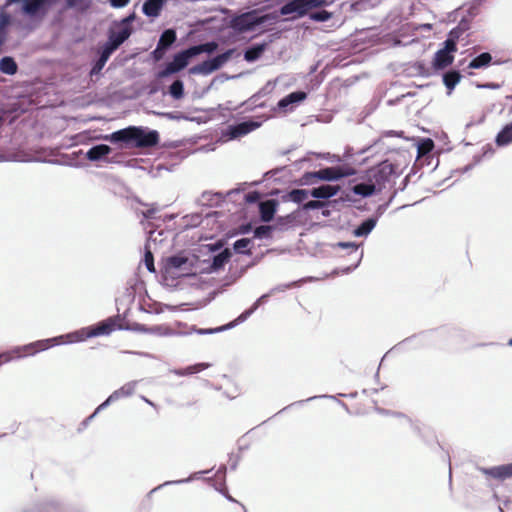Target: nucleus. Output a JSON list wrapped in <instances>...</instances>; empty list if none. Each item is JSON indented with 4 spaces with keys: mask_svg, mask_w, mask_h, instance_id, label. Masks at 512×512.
<instances>
[{
    "mask_svg": "<svg viewBox=\"0 0 512 512\" xmlns=\"http://www.w3.org/2000/svg\"><path fill=\"white\" fill-rule=\"evenodd\" d=\"M121 316L116 315L113 317H108L103 321H100L94 325L83 327L79 330L59 335L56 337L38 340L26 345H23L24 350L28 352L30 355H35L38 352L45 351L51 347L62 345V344H72L77 342L85 341L86 339L110 335L116 329L118 330H128V327H124L118 324ZM21 348H18L16 352H19Z\"/></svg>",
    "mask_w": 512,
    "mask_h": 512,
    "instance_id": "1",
    "label": "nucleus"
},
{
    "mask_svg": "<svg viewBox=\"0 0 512 512\" xmlns=\"http://www.w3.org/2000/svg\"><path fill=\"white\" fill-rule=\"evenodd\" d=\"M105 141L123 144L132 148H152L158 145L160 137L156 130L142 126H128L103 136Z\"/></svg>",
    "mask_w": 512,
    "mask_h": 512,
    "instance_id": "2",
    "label": "nucleus"
},
{
    "mask_svg": "<svg viewBox=\"0 0 512 512\" xmlns=\"http://www.w3.org/2000/svg\"><path fill=\"white\" fill-rule=\"evenodd\" d=\"M271 18L270 14H260L257 10H251L231 17L228 27L235 33L242 34L254 31L257 27L271 20Z\"/></svg>",
    "mask_w": 512,
    "mask_h": 512,
    "instance_id": "3",
    "label": "nucleus"
},
{
    "mask_svg": "<svg viewBox=\"0 0 512 512\" xmlns=\"http://www.w3.org/2000/svg\"><path fill=\"white\" fill-rule=\"evenodd\" d=\"M335 0H287L279 8L282 16L292 15L291 19L296 20L307 16L308 12L334 3Z\"/></svg>",
    "mask_w": 512,
    "mask_h": 512,
    "instance_id": "4",
    "label": "nucleus"
},
{
    "mask_svg": "<svg viewBox=\"0 0 512 512\" xmlns=\"http://www.w3.org/2000/svg\"><path fill=\"white\" fill-rule=\"evenodd\" d=\"M366 171L378 192L385 188L386 183L390 181L392 176L397 177L401 173V171H398V166L387 159Z\"/></svg>",
    "mask_w": 512,
    "mask_h": 512,
    "instance_id": "5",
    "label": "nucleus"
},
{
    "mask_svg": "<svg viewBox=\"0 0 512 512\" xmlns=\"http://www.w3.org/2000/svg\"><path fill=\"white\" fill-rule=\"evenodd\" d=\"M236 53V48H230L224 51L221 54H218L216 56L210 57L203 61L202 63H199L197 65L192 66L189 69V73L196 75V74H202V75H209L213 73L214 71L220 69L226 62H228L231 57Z\"/></svg>",
    "mask_w": 512,
    "mask_h": 512,
    "instance_id": "6",
    "label": "nucleus"
},
{
    "mask_svg": "<svg viewBox=\"0 0 512 512\" xmlns=\"http://www.w3.org/2000/svg\"><path fill=\"white\" fill-rule=\"evenodd\" d=\"M192 58L193 56L189 51V47L175 53L172 60L167 62L165 66L156 73V78L164 79L179 73L189 65Z\"/></svg>",
    "mask_w": 512,
    "mask_h": 512,
    "instance_id": "7",
    "label": "nucleus"
},
{
    "mask_svg": "<svg viewBox=\"0 0 512 512\" xmlns=\"http://www.w3.org/2000/svg\"><path fill=\"white\" fill-rule=\"evenodd\" d=\"M318 181L336 182L356 174V169L349 164L324 167L315 171Z\"/></svg>",
    "mask_w": 512,
    "mask_h": 512,
    "instance_id": "8",
    "label": "nucleus"
},
{
    "mask_svg": "<svg viewBox=\"0 0 512 512\" xmlns=\"http://www.w3.org/2000/svg\"><path fill=\"white\" fill-rule=\"evenodd\" d=\"M349 191L363 198L370 197L378 192L367 171L349 181Z\"/></svg>",
    "mask_w": 512,
    "mask_h": 512,
    "instance_id": "9",
    "label": "nucleus"
},
{
    "mask_svg": "<svg viewBox=\"0 0 512 512\" xmlns=\"http://www.w3.org/2000/svg\"><path fill=\"white\" fill-rule=\"evenodd\" d=\"M55 4V0H26L21 11L30 18H42Z\"/></svg>",
    "mask_w": 512,
    "mask_h": 512,
    "instance_id": "10",
    "label": "nucleus"
},
{
    "mask_svg": "<svg viewBox=\"0 0 512 512\" xmlns=\"http://www.w3.org/2000/svg\"><path fill=\"white\" fill-rule=\"evenodd\" d=\"M334 249L341 248L346 249L347 254L352 258L354 261L350 266H346L340 269V272L343 274H348L355 270L363 257V251H359V246L355 242H337L332 245Z\"/></svg>",
    "mask_w": 512,
    "mask_h": 512,
    "instance_id": "11",
    "label": "nucleus"
},
{
    "mask_svg": "<svg viewBox=\"0 0 512 512\" xmlns=\"http://www.w3.org/2000/svg\"><path fill=\"white\" fill-rule=\"evenodd\" d=\"M231 257V249L224 248L220 252L203 261L204 264H207V267L203 268V271L206 273L218 272L224 268V266L230 261Z\"/></svg>",
    "mask_w": 512,
    "mask_h": 512,
    "instance_id": "12",
    "label": "nucleus"
},
{
    "mask_svg": "<svg viewBox=\"0 0 512 512\" xmlns=\"http://www.w3.org/2000/svg\"><path fill=\"white\" fill-rule=\"evenodd\" d=\"M260 126L261 122L259 121L253 119L244 120L242 122L229 125L226 129L225 135L229 139L234 140L241 136L247 135L248 133L259 128Z\"/></svg>",
    "mask_w": 512,
    "mask_h": 512,
    "instance_id": "13",
    "label": "nucleus"
},
{
    "mask_svg": "<svg viewBox=\"0 0 512 512\" xmlns=\"http://www.w3.org/2000/svg\"><path fill=\"white\" fill-rule=\"evenodd\" d=\"M131 32L127 28H110L108 31L107 41L104 43L111 51L115 52L126 40L131 36Z\"/></svg>",
    "mask_w": 512,
    "mask_h": 512,
    "instance_id": "14",
    "label": "nucleus"
},
{
    "mask_svg": "<svg viewBox=\"0 0 512 512\" xmlns=\"http://www.w3.org/2000/svg\"><path fill=\"white\" fill-rule=\"evenodd\" d=\"M137 386V381H130L124 384L119 389L111 393L108 398L98 406V411L106 409L109 405L116 402L117 400L125 397H129L134 394Z\"/></svg>",
    "mask_w": 512,
    "mask_h": 512,
    "instance_id": "15",
    "label": "nucleus"
},
{
    "mask_svg": "<svg viewBox=\"0 0 512 512\" xmlns=\"http://www.w3.org/2000/svg\"><path fill=\"white\" fill-rule=\"evenodd\" d=\"M478 470L486 477L499 481H505L512 478V462L492 467H478Z\"/></svg>",
    "mask_w": 512,
    "mask_h": 512,
    "instance_id": "16",
    "label": "nucleus"
},
{
    "mask_svg": "<svg viewBox=\"0 0 512 512\" xmlns=\"http://www.w3.org/2000/svg\"><path fill=\"white\" fill-rule=\"evenodd\" d=\"M306 98L307 93L305 91H293L278 101L277 108L284 112L292 111L295 105L303 102Z\"/></svg>",
    "mask_w": 512,
    "mask_h": 512,
    "instance_id": "17",
    "label": "nucleus"
},
{
    "mask_svg": "<svg viewBox=\"0 0 512 512\" xmlns=\"http://www.w3.org/2000/svg\"><path fill=\"white\" fill-rule=\"evenodd\" d=\"M339 191L340 187L338 185L322 184L310 189V195L315 199L325 202L336 196Z\"/></svg>",
    "mask_w": 512,
    "mask_h": 512,
    "instance_id": "18",
    "label": "nucleus"
},
{
    "mask_svg": "<svg viewBox=\"0 0 512 512\" xmlns=\"http://www.w3.org/2000/svg\"><path fill=\"white\" fill-rule=\"evenodd\" d=\"M113 53V51H111L108 47H106L103 44L97 52V57L92 61V66L89 73L90 76L100 74V72L102 71L105 64L107 63V61Z\"/></svg>",
    "mask_w": 512,
    "mask_h": 512,
    "instance_id": "19",
    "label": "nucleus"
},
{
    "mask_svg": "<svg viewBox=\"0 0 512 512\" xmlns=\"http://www.w3.org/2000/svg\"><path fill=\"white\" fill-rule=\"evenodd\" d=\"M168 1L169 0H145L142 5V13L148 18H157L160 16Z\"/></svg>",
    "mask_w": 512,
    "mask_h": 512,
    "instance_id": "20",
    "label": "nucleus"
},
{
    "mask_svg": "<svg viewBox=\"0 0 512 512\" xmlns=\"http://www.w3.org/2000/svg\"><path fill=\"white\" fill-rule=\"evenodd\" d=\"M278 201L275 199H267L259 202V214L260 219L263 222H270L274 219V215L277 212Z\"/></svg>",
    "mask_w": 512,
    "mask_h": 512,
    "instance_id": "21",
    "label": "nucleus"
},
{
    "mask_svg": "<svg viewBox=\"0 0 512 512\" xmlns=\"http://www.w3.org/2000/svg\"><path fill=\"white\" fill-rule=\"evenodd\" d=\"M269 42L263 41L261 43H253L248 46L243 53L244 60L253 63L261 58L263 53L266 51Z\"/></svg>",
    "mask_w": 512,
    "mask_h": 512,
    "instance_id": "22",
    "label": "nucleus"
},
{
    "mask_svg": "<svg viewBox=\"0 0 512 512\" xmlns=\"http://www.w3.org/2000/svg\"><path fill=\"white\" fill-rule=\"evenodd\" d=\"M381 145H382V139L379 138L372 145L364 147L357 152H355L353 147L347 146V147H345L343 156H341L342 161H346L347 162L346 164H349L350 166H352L351 164H353L354 162L351 160L354 155H356V154L363 155L371 150H375V149L379 148Z\"/></svg>",
    "mask_w": 512,
    "mask_h": 512,
    "instance_id": "23",
    "label": "nucleus"
},
{
    "mask_svg": "<svg viewBox=\"0 0 512 512\" xmlns=\"http://www.w3.org/2000/svg\"><path fill=\"white\" fill-rule=\"evenodd\" d=\"M454 61V55L439 49L435 54L432 61V68L434 70H443L450 66Z\"/></svg>",
    "mask_w": 512,
    "mask_h": 512,
    "instance_id": "24",
    "label": "nucleus"
},
{
    "mask_svg": "<svg viewBox=\"0 0 512 512\" xmlns=\"http://www.w3.org/2000/svg\"><path fill=\"white\" fill-rule=\"evenodd\" d=\"M112 149L107 144H97L92 146L87 152H86V158L89 161L96 162L104 159L106 156H108L111 153Z\"/></svg>",
    "mask_w": 512,
    "mask_h": 512,
    "instance_id": "25",
    "label": "nucleus"
},
{
    "mask_svg": "<svg viewBox=\"0 0 512 512\" xmlns=\"http://www.w3.org/2000/svg\"><path fill=\"white\" fill-rule=\"evenodd\" d=\"M218 47L219 44L216 41L212 40L201 44L189 46V51L191 52L194 58L202 53L211 55L218 50Z\"/></svg>",
    "mask_w": 512,
    "mask_h": 512,
    "instance_id": "26",
    "label": "nucleus"
},
{
    "mask_svg": "<svg viewBox=\"0 0 512 512\" xmlns=\"http://www.w3.org/2000/svg\"><path fill=\"white\" fill-rule=\"evenodd\" d=\"M376 225L377 217H368L355 227L353 234L356 237H367Z\"/></svg>",
    "mask_w": 512,
    "mask_h": 512,
    "instance_id": "27",
    "label": "nucleus"
},
{
    "mask_svg": "<svg viewBox=\"0 0 512 512\" xmlns=\"http://www.w3.org/2000/svg\"><path fill=\"white\" fill-rule=\"evenodd\" d=\"M462 76L458 70L450 69L443 73L442 80L447 88V94L450 95L456 85L460 82Z\"/></svg>",
    "mask_w": 512,
    "mask_h": 512,
    "instance_id": "28",
    "label": "nucleus"
},
{
    "mask_svg": "<svg viewBox=\"0 0 512 512\" xmlns=\"http://www.w3.org/2000/svg\"><path fill=\"white\" fill-rule=\"evenodd\" d=\"M323 398L337 401V403L342 407V409H344L346 412L350 413V409H349L348 405L345 402H343L341 400H338L335 395H327V394L316 395V396L309 397V398H307L305 400L295 401L292 404L284 407L279 413L289 409L292 406H301V405H303L306 402H310V401H313L315 399H323Z\"/></svg>",
    "mask_w": 512,
    "mask_h": 512,
    "instance_id": "29",
    "label": "nucleus"
},
{
    "mask_svg": "<svg viewBox=\"0 0 512 512\" xmlns=\"http://www.w3.org/2000/svg\"><path fill=\"white\" fill-rule=\"evenodd\" d=\"M177 40L176 30L173 28L165 29L158 40V45L164 50H170Z\"/></svg>",
    "mask_w": 512,
    "mask_h": 512,
    "instance_id": "30",
    "label": "nucleus"
},
{
    "mask_svg": "<svg viewBox=\"0 0 512 512\" xmlns=\"http://www.w3.org/2000/svg\"><path fill=\"white\" fill-rule=\"evenodd\" d=\"M495 143L498 147H505L512 143V121L503 126L495 137Z\"/></svg>",
    "mask_w": 512,
    "mask_h": 512,
    "instance_id": "31",
    "label": "nucleus"
},
{
    "mask_svg": "<svg viewBox=\"0 0 512 512\" xmlns=\"http://www.w3.org/2000/svg\"><path fill=\"white\" fill-rule=\"evenodd\" d=\"M310 195L307 189H292L282 196L283 201H291L297 204L303 203Z\"/></svg>",
    "mask_w": 512,
    "mask_h": 512,
    "instance_id": "32",
    "label": "nucleus"
},
{
    "mask_svg": "<svg viewBox=\"0 0 512 512\" xmlns=\"http://www.w3.org/2000/svg\"><path fill=\"white\" fill-rule=\"evenodd\" d=\"M492 62V56L489 52H482L473 59L468 64V68L471 69H481L488 67Z\"/></svg>",
    "mask_w": 512,
    "mask_h": 512,
    "instance_id": "33",
    "label": "nucleus"
},
{
    "mask_svg": "<svg viewBox=\"0 0 512 512\" xmlns=\"http://www.w3.org/2000/svg\"><path fill=\"white\" fill-rule=\"evenodd\" d=\"M18 71V65L15 59L11 56H4L0 59V72L12 76Z\"/></svg>",
    "mask_w": 512,
    "mask_h": 512,
    "instance_id": "34",
    "label": "nucleus"
},
{
    "mask_svg": "<svg viewBox=\"0 0 512 512\" xmlns=\"http://www.w3.org/2000/svg\"><path fill=\"white\" fill-rule=\"evenodd\" d=\"M486 0H472L462 5L460 8L464 13H466L470 18H475L480 13V8Z\"/></svg>",
    "mask_w": 512,
    "mask_h": 512,
    "instance_id": "35",
    "label": "nucleus"
},
{
    "mask_svg": "<svg viewBox=\"0 0 512 512\" xmlns=\"http://www.w3.org/2000/svg\"><path fill=\"white\" fill-rule=\"evenodd\" d=\"M18 348H23V346H17L10 351L0 353V366L4 363L12 361L13 359H20L25 355H29L28 352L24 349H20L19 352H16Z\"/></svg>",
    "mask_w": 512,
    "mask_h": 512,
    "instance_id": "36",
    "label": "nucleus"
},
{
    "mask_svg": "<svg viewBox=\"0 0 512 512\" xmlns=\"http://www.w3.org/2000/svg\"><path fill=\"white\" fill-rule=\"evenodd\" d=\"M148 334H153L161 337L181 335L180 332L172 329L170 326L165 324L149 326Z\"/></svg>",
    "mask_w": 512,
    "mask_h": 512,
    "instance_id": "37",
    "label": "nucleus"
},
{
    "mask_svg": "<svg viewBox=\"0 0 512 512\" xmlns=\"http://www.w3.org/2000/svg\"><path fill=\"white\" fill-rule=\"evenodd\" d=\"M209 366H210L209 363H197L194 365H190L184 369L174 370V373L178 376H186V375L199 373V372L205 370L206 368H208Z\"/></svg>",
    "mask_w": 512,
    "mask_h": 512,
    "instance_id": "38",
    "label": "nucleus"
},
{
    "mask_svg": "<svg viewBox=\"0 0 512 512\" xmlns=\"http://www.w3.org/2000/svg\"><path fill=\"white\" fill-rule=\"evenodd\" d=\"M223 199V194L220 193V192H217V193H210V192H203L201 197L199 198L198 202L201 204V205H205V206H213L215 204L218 203V201L222 200Z\"/></svg>",
    "mask_w": 512,
    "mask_h": 512,
    "instance_id": "39",
    "label": "nucleus"
},
{
    "mask_svg": "<svg viewBox=\"0 0 512 512\" xmlns=\"http://www.w3.org/2000/svg\"><path fill=\"white\" fill-rule=\"evenodd\" d=\"M251 244V239L249 238H240L233 243V250L237 254H245L252 255V251L249 249Z\"/></svg>",
    "mask_w": 512,
    "mask_h": 512,
    "instance_id": "40",
    "label": "nucleus"
},
{
    "mask_svg": "<svg viewBox=\"0 0 512 512\" xmlns=\"http://www.w3.org/2000/svg\"><path fill=\"white\" fill-rule=\"evenodd\" d=\"M61 508V503L56 498L50 497L43 500L38 507L40 512H53L59 511Z\"/></svg>",
    "mask_w": 512,
    "mask_h": 512,
    "instance_id": "41",
    "label": "nucleus"
},
{
    "mask_svg": "<svg viewBox=\"0 0 512 512\" xmlns=\"http://www.w3.org/2000/svg\"><path fill=\"white\" fill-rule=\"evenodd\" d=\"M211 470H204V471H200V472H197L195 474H192L190 475L188 478H185V479H180V480H171V481H166L160 485H158L157 487L153 488L151 491H150V494L160 490L161 488L165 487V486H170V485H177V484H183V483H188L190 481H192L194 479L195 476L197 475H201V474H208Z\"/></svg>",
    "mask_w": 512,
    "mask_h": 512,
    "instance_id": "42",
    "label": "nucleus"
},
{
    "mask_svg": "<svg viewBox=\"0 0 512 512\" xmlns=\"http://www.w3.org/2000/svg\"><path fill=\"white\" fill-rule=\"evenodd\" d=\"M168 93L175 100L182 99L184 97L183 81L181 79H176L173 81V83L169 86Z\"/></svg>",
    "mask_w": 512,
    "mask_h": 512,
    "instance_id": "43",
    "label": "nucleus"
},
{
    "mask_svg": "<svg viewBox=\"0 0 512 512\" xmlns=\"http://www.w3.org/2000/svg\"><path fill=\"white\" fill-rule=\"evenodd\" d=\"M188 262V258L181 254L171 255L167 258L169 268L179 270Z\"/></svg>",
    "mask_w": 512,
    "mask_h": 512,
    "instance_id": "44",
    "label": "nucleus"
},
{
    "mask_svg": "<svg viewBox=\"0 0 512 512\" xmlns=\"http://www.w3.org/2000/svg\"><path fill=\"white\" fill-rule=\"evenodd\" d=\"M275 227L272 225H259L253 230L254 238L256 239H268L272 236Z\"/></svg>",
    "mask_w": 512,
    "mask_h": 512,
    "instance_id": "45",
    "label": "nucleus"
},
{
    "mask_svg": "<svg viewBox=\"0 0 512 512\" xmlns=\"http://www.w3.org/2000/svg\"><path fill=\"white\" fill-rule=\"evenodd\" d=\"M434 147L435 144L431 138H423L417 145L418 155H429L433 151Z\"/></svg>",
    "mask_w": 512,
    "mask_h": 512,
    "instance_id": "46",
    "label": "nucleus"
},
{
    "mask_svg": "<svg viewBox=\"0 0 512 512\" xmlns=\"http://www.w3.org/2000/svg\"><path fill=\"white\" fill-rule=\"evenodd\" d=\"M310 18V20L314 22H327L332 18V13L327 10H316V11H309L307 14Z\"/></svg>",
    "mask_w": 512,
    "mask_h": 512,
    "instance_id": "47",
    "label": "nucleus"
},
{
    "mask_svg": "<svg viewBox=\"0 0 512 512\" xmlns=\"http://www.w3.org/2000/svg\"><path fill=\"white\" fill-rule=\"evenodd\" d=\"M256 310V307L252 305L249 309L243 311L235 320L225 324L224 326H228V330L232 329L238 324L246 321Z\"/></svg>",
    "mask_w": 512,
    "mask_h": 512,
    "instance_id": "48",
    "label": "nucleus"
},
{
    "mask_svg": "<svg viewBox=\"0 0 512 512\" xmlns=\"http://www.w3.org/2000/svg\"><path fill=\"white\" fill-rule=\"evenodd\" d=\"M256 310V307L252 305L249 309L243 311L235 320L225 324L224 326H228V330L232 329L238 324L246 321Z\"/></svg>",
    "mask_w": 512,
    "mask_h": 512,
    "instance_id": "49",
    "label": "nucleus"
},
{
    "mask_svg": "<svg viewBox=\"0 0 512 512\" xmlns=\"http://www.w3.org/2000/svg\"><path fill=\"white\" fill-rule=\"evenodd\" d=\"M256 310V307L252 305L249 309L243 311L235 320L225 324L224 326H228V330L232 329L238 324L246 321Z\"/></svg>",
    "mask_w": 512,
    "mask_h": 512,
    "instance_id": "50",
    "label": "nucleus"
},
{
    "mask_svg": "<svg viewBox=\"0 0 512 512\" xmlns=\"http://www.w3.org/2000/svg\"><path fill=\"white\" fill-rule=\"evenodd\" d=\"M226 330H228V326H224V325L216 327V328H196L195 326H193L190 333L195 332L198 335H211V334L220 333V332H223ZM187 334H189V332Z\"/></svg>",
    "mask_w": 512,
    "mask_h": 512,
    "instance_id": "51",
    "label": "nucleus"
},
{
    "mask_svg": "<svg viewBox=\"0 0 512 512\" xmlns=\"http://www.w3.org/2000/svg\"><path fill=\"white\" fill-rule=\"evenodd\" d=\"M295 220V216L293 214H288L286 216H279L276 218V223L274 225L275 229L284 230Z\"/></svg>",
    "mask_w": 512,
    "mask_h": 512,
    "instance_id": "52",
    "label": "nucleus"
},
{
    "mask_svg": "<svg viewBox=\"0 0 512 512\" xmlns=\"http://www.w3.org/2000/svg\"><path fill=\"white\" fill-rule=\"evenodd\" d=\"M136 19V13L132 12L126 17L122 18L119 22H115V26L120 28H127L131 33H133L132 23Z\"/></svg>",
    "mask_w": 512,
    "mask_h": 512,
    "instance_id": "53",
    "label": "nucleus"
},
{
    "mask_svg": "<svg viewBox=\"0 0 512 512\" xmlns=\"http://www.w3.org/2000/svg\"><path fill=\"white\" fill-rule=\"evenodd\" d=\"M318 178L316 177V173L315 171H309V172H305L298 180V183L300 185H314L316 183H318Z\"/></svg>",
    "mask_w": 512,
    "mask_h": 512,
    "instance_id": "54",
    "label": "nucleus"
},
{
    "mask_svg": "<svg viewBox=\"0 0 512 512\" xmlns=\"http://www.w3.org/2000/svg\"><path fill=\"white\" fill-rule=\"evenodd\" d=\"M144 264L149 272L154 273L156 271L154 265V256L148 245L145 246Z\"/></svg>",
    "mask_w": 512,
    "mask_h": 512,
    "instance_id": "55",
    "label": "nucleus"
},
{
    "mask_svg": "<svg viewBox=\"0 0 512 512\" xmlns=\"http://www.w3.org/2000/svg\"><path fill=\"white\" fill-rule=\"evenodd\" d=\"M300 282H301V280L292 281L290 283H285V284H279V285H276L275 287L271 288L269 290V292H270L271 296H273L276 293H282V292H285L287 289L299 286Z\"/></svg>",
    "mask_w": 512,
    "mask_h": 512,
    "instance_id": "56",
    "label": "nucleus"
},
{
    "mask_svg": "<svg viewBox=\"0 0 512 512\" xmlns=\"http://www.w3.org/2000/svg\"><path fill=\"white\" fill-rule=\"evenodd\" d=\"M327 202H322L318 199L310 200L302 204V209L305 211L318 210L327 206Z\"/></svg>",
    "mask_w": 512,
    "mask_h": 512,
    "instance_id": "57",
    "label": "nucleus"
},
{
    "mask_svg": "<svg viewBox=\"0 0 512 512\" xmlns=\"http://www.w3.org/2000/svg\"><path fill=\"white\" fill-rule=\"evenodd\" d=\"M162 117L173 120V121H180V120H188L189 117H187L184 113L180 111H171V112H163L159 113Z\"/></svg>",
    "mask_w": 512,
    "mask_h": 512,
    "instance_id": "58",
    "label": "nucleus"
},
{
    "mask_svg": "<svg viewBox=\"0 0 512 512\" xmlns=\"http://www.w3.org/2000/svg\"><path fill=\"white\" fill-rule=\"evenodd\" d=\"M141 205H144V206H148V204H144L142 202H139ZM159 211V208L157 206V204L153 203V204H150L149 205V208L145 211L142 212V216L147 219V220H150V219H154L155 218V214Z\"/></svg>",
    "mask_w": 512,
    "mask_h": 512,
    "instance_id": "59",
    "label": "nucleus"
},
{
    "mask_svg": "<svg viewBox=\"0 0 512 512\" xmlns=\"http://www.w3.org/2000/svg\"><path fill=\"white\" fill-rule=\"evenodd\" d=\"M184 219L186 220V225L191 227H197L202 222V216L199 213L187 215Z\"/></svg>",
    "mask_w": 512,
    "mask_h": 512,
    "instance_id": "60",
    "label": "nucleus"
},
{
    "mask_svg": "<svg viewBox=\"0 0 512 512\" xmlns=\"http://www.w3.org/2000/svg\"><path fill=\"white\" fill-rule=\"evenodd\" d=\"M473 18H470L466 13L460 19L458 25L456 26L460 32L464 33L470 29L471 21Z\"/></svg>",
    "mask_w": 512,
    "mask_h": 512,
    "instance_id": "61",
    "label": "nucleus"
},
{
    "mask_svg": "<svg viewBox=\"0 0 512 512\" xmlns=\"http://www.w3.org/2000/svg\"><path fill=\"white\" fill-rule=\"evenodd\" d=\"M248 267H249V266L247 265V266H242V267H240L239 269H238V268H235V269H234V268H233V266L231 265V266H230V269H229V271H230V277H231V279H232L231 281H232V282H235L237 279H239L240 277H242V276L244 275V273L246 272V270H247V268H248Z\"/></svg>",
    "mask_w": 512,
    "mask_h": 512,
    "instance_id": "62",
    "label": "nucleus"
},
{
    "mask_svg": "<svg viewBox=\"0 0 512 512\" xmlns=\"http://www.w3.org/2000/svg\"><path fill=\"white\" fill-rule=\"evenodd\" d=\"M205 247L207 250L212 253L213 255L220 252L222 249H224V241L223 240H217L213 243L206 244Z\"/></svg>",
    "mask_w": 512,
    "mask_h": 512,
    "instance_id": "63",
    "label": "nucleus"
},
{
    "mask_svg": "<svg viewBox=\"0 0 512 512\" xmlns=\"http://www.w3.org/2000/svg\"><path fill=\"white\" fill-rule=\"evenodd\" d=\"M260 198L261 194L258 191H251L244 195L245 202L249 204L261 202Z\"/></svg>",
    "mask_w": 512,
    "mask_h": 512,
    "instance_id": "64",
    "label": "nucleus"
}]
</instances>
